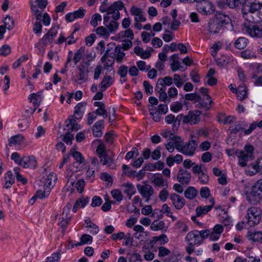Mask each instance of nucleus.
<instances>
[{
    "label": "nucleus",
    "instance_id": "obj_32",
    "mask_svg": "<svg viewBox=\"0 0 262 262\" xmlns=\"http://www.w3.org/2000/svg\"><path fill=\"white\" fill-rule=\"evenodd\" d=\"M145 170H146V169L144 168L138 172L131 170L128 172L127 177L129 178H136L138 181H140L145 177Z\"/></svg>",
    "mask_w": 262,
    "mask_h": 262
},
{
    "label": "nucleus",
    "instance_id": "obj_9",
    "mask_svg": "<svg viewBox=\"0 0 262 262\" xmlns=\"http://www.w3.org/2000/svg\"><path fill=\"white\" fill-rule=\"evenodd\" d=\"M196 3H197L196 5L197 10L203 15H210L214 10L213 4L208 1L201 0L196 2Z\"/></svg>",
    "mask_w": 262,
    "mask_h": 262
},
{
    "label": "nucleus",
    "instance_id": "obj_13",
    "mask_svg": "<svg viewBox=\"0 0 262 262\" xmlns=\"http://www.w3.org/2000/svg\"><path fill=\"white\" fill-rule=\"evenodd\" d=\"M57 34V30L55 28H51L40 40L39 43L46 46L51 44Z\"/></svg>",
    "mask_w": 262,
    "mask_h": 262
},
{
    "label": "nucleus",
    "instance_id": "obj_3",
    "mask_svg": "<svg viewBox=\"0 0 262 262\" xmlns=\"http://www.w3.org/2000/svg\"><path fill=\"white\" fill-rule=\"evenodd\" d=\"M261 217V210L257 207H251L247 209V215L243 219L242 224H247L250 227L254 226L259 223Z\"/></svg>",
    "mask_w": 262,
    "mask_h": 262
},
{
    "label": "nucleus",
    "instance_id": "obj_50",
    "mask_svg": "<svg viewBox=\"0 0 262 262\" xmlns=\"http://www.w3.org/2000/svg\"><path fill=\"white\" fill-rule=\"evenodd\" d=\"M165 227V223L163 221L158 222H154L150 226V228L154 231L163 230Z\"/></svg>",
    "mask_w": 262,
    "mask_h": 262
},
{
    "label": "nucleus",
    "instance_id": "obj_22",
    "mask_svg": "<svg viewBox=\"0 0 262 262\" xmlns=\"http://www.w3.org/2000/svg\"><path fill=\"white\" fill-rule=\"evenodd\" d=\"M37 161L33 156L24 157L21 158L20 165L25 168H35L36 166Z\"/></svg>",
    "mask_w": 262,
    "mask_h": 262
},
{
    "label": "nucleus",
    "instance_id": "obj_29",
    "mask_svg": "<svg viewBox=\"0 0 262 262\" xmlns=\"http://www.w3.org/2000/svg\"><path fill=\"white\" fill-rule=\"evenodd\" d=\"M104 128V120H101L95 123L92 128L93 133L95 137H99L102 135L101 129Z\"/></svg>",
    "mask_w": 262,
    "mask_h": 262
},
{
    "label": "nucleus",
    "instance_id": "obj_51",
    "mask_svg": "<svg viewBox=\"0 0 262 262\" xmlns=\"http://www.w3.org/2000/svg\"><path fill=\"white\" fill-rule=\"evenodd\" d=\"M4 27L8 30H11L14 27V20L9 15L6 16V17L4 19Z\"/></svg>",
    "mask_w": 262,
    "mask_h": 262
},
{
    "label": "nucleus",
    "instance_id": "obj_33",
    "mask_svg": "<svg viewBox=\"0 0 262 262\" xmlns=\"http://www.w3.org/2000/svg\"><path fill=\"white\" fill-rule=\"evenodd\" d=\"M51 188H46L44 187V189L42 190H38L36 191L35 195L32 197L31 200L33 201L32 204L35 201L36 198H39L40 199H42L43 198L48 197L50 193Z\"/></svg>",
    "mask_w": 262,
    "mask_h": 262
},
{
    "label": "nucleus",
    "instance_id": "obj_23",
    "mask_svg": "<svg viewBox=\"0 0 262 262\" xmlns=\"http://www.w3.org/2000/svg\"><path fill=\"white\" fill-rule=\"evenodd\" d=\"M108 49L106 50L104 55L101 57V60L104 63L103 67L104 69H108V68L113 69V64L114 62L115 58L113 56H109Z\"/></svg>",
    "mask_w": 262,
    "mask_h": 262
},
{
    "label": "nucleus",
    "instance_id": "obj_60",
    "mask_svg": "<svg viewBox=\"0 0 262 262\" xmlns=\"http://www.w3.org/2000/svg\"><path fill=\"white\" fill-rule=\"evenodd\" d=\"M205 167L202 164H197L195 163L192 168V171L194 173L199 174L204 170H205Z\"/></svg>",
    "mask_w": 262,
    "mask_h": 262
},
{
    "label": "nucleus",
    "instance_id": "obj_56",
    "mask_svg": "<svg viewBox=\"0 0 262 262\" xmlns=\"http://www.w3.org/2000/svg\"><path fill=\"white\" fill-rule=\"evenodd\" d=\"M158 79V84H160V85H162V83H163L165 86L171 85L173 82L172 78L170 76H166L164 78H160Z\"/></svg>",
    "mask_w": 262,
    "mask_h": 262
},
{
    "label": "nucleus",
    "instance_id": "obj_21",
    "mask_svg": "<svg viewBox=\"0 0 262 262\" xmlns=\"http://www.w3.org/2000/svg\"><path fill=\"white\" fill-rule=\"evenodd\" d=\"M80 128V125L78 124L76 120L73 118V117H71L66 121L64 129L68 131V132L77 131Z\"/></svg>",
    "mask_w": 262,
    "mask_h": 262
},
{
    "label": "nucleus",
    "instance_id": "obj_34",
    "mask_svg": "<svg viewBox=\"0 0 262 262\" xmlns=\"http://www.w3.org/2000/svg\"><path fill=\"white\" fill-rule=\"evenodd\" d=\"M170 60L172 62L170 63V66L171 68V70L173 72L176 71L177 70L180 69L181 68H183L180 64V62L179 61V56L177 54H174L172 55L170 57Z\"/></svg>",
    "mask_w": 262,
    "mask_h": 262
},
{
    "label": "nucleus",
    "instance_id": "obj_18",
    "mask_svg": "<svg viewBox=\"0 0 262 262\" xmlns=\"http://www.w3.org/2000/svg\"><path fill=\"white\" fill-rule=\"evenodd\" d=\"M130 12L132 15L135 16V20L136 21H145L146 19L143 15L142 10L135 6L130 7Z\"/></svg>",
    "mask_w": 262,
    "mask_h": 262
},
{
    "label": "nucleus",
    "instance_id": "obj_62",
    "mask_svg": "<svg viewBox=\"0 0 262 262\" xmlns=\"http://www.w3.org/2000/svg\"><path fill=\"white\" fill-rule=\"evenodd\" d=\"M113 198L118 202H120L123 199L121 192L118 189H114L111 191Z\"/></svg>",
    "mask_w": 262,
    "mask_h": 262
},
{
    "label": "nucleus",
    "instance_id": "obj_2",
    "mask_svg": "<svg viewBox=\"0 0 262 262\" xmlns=\"http://www.w3.org/2000/svg\"><path fill=\"white\" fill-rule=\"evenodd\" d=\"M259 8V3H251L245 4L242 9L243 16L250 23H257L258 20L257 12Z\"/></svg>",
    "mask_w": 262,
    "mask_h": 262
},
{
    "label": "nucleus",
    "instance_id": "obj_24",
    "mask_svg": "<svg viewBox=\"0 0 262 262\" xmlns=\"http://www.w3.org/2000/svg\"><path fill=\"white\" fill-rule=\"evenodd\" d=\"M185 98L187 100H196L197 102H199L201 105L207 110L209 109V107L208 106V102H201V96L197 93H191V94H187L185 95Z\"/></svg>",
    "mask_w": 262,
    "mask_h": 262
},
{
    "label": "nucleus",
    "instance_id": "obj_42",
    "mask_svg": "<svg viewBox=\"0 0 262 262\" xmlns=\"http://www.w3.org/2000/svg\"><path fill=\"white\" fill-rule=\"evenodd\" d=\"M106 28L110 34L115 33L119 27V23L115 20H111L108 25H105Z\"/></svg>",
    "mask_w": 262,
    "mask_h": 262
},
{
    "label": "nucleus",
    "instance_id": "obj_36",
    "mask_svg": "<svg viewBox=\"0 0 262 262\" xmlns=\"http://www.w3.org/2000/svg\"><path fill=\"white\" fill-rule=\"evenodd\" d=\"M165 120L167 124H173V125L176 126L177 125H180L181 118H179L178 115L175 118L174 115L170 114L165 117Z\"/></svg>",
    "mask_w": 262,
    "mask_h": 262
},
{
    "label": "nucleus",
    "instance_id": "obj_14",
    "mask_svg": "<svg viewBox=\"0 0 262 262\" xmlns=\"http://www.w3.org/2000/svg\"><path fill=\"white\" fill-rule=\"evenodd\" d=\"M70 209V207L69 206H66L63 208V212L62 214L61 215V217L59 219L60 221L59 225L60 226L61 228L62 229V232H64L68 225L69 224L70 221L71 220V217L68 216V214Z\"/></svg>",
    "mask_w": 262,
    "mask_h": 262
},
{
    "label": "nucleus",
    "instance_id": "obj_5",
    "mask_svg": "<svg viewBox=\"0 0 262 262\" xmlns=\"http://www.w3.org/2000/svg\"><path fill=\"white\" fill-rule=\"evenodd\" d=\"M200 236H198V230H193L189 232L185 236V241L188 245L186 247V251L189 254H191L194 251V245H201Z\"/></svg>",
    "mask_w": 262,
    "mask_h": 262
},
{
    "label": "nucleus",
    "instance_id": "obj_7",
    "mask_svg": "<svg viewBox=\"0 0 262 262\" xmlns=\"http://www.w3.org/2000/svg\"><path fill=\"white\" fill-rule=\"evenodd\" d=\"M253 147L252 145H245L244 150L241 151L237 154L238 158V164L242 167L247 165V162L253 159Z\"/></svg>",
    "mask_w": 262,
    "mask_h": 262
},
{
    "label": "nucleus",
    "instance_id": "obj_52",
    "mask_svg": "<svg viewBox=\"0 0 262 262\" xmlns=\"http://www.w3.org/2000/svg\"><path fill=\"white\" fill-rule=\"evenodd\" d=\"M215 62L217 66L224 67L227 66L230 62V59L228 57L223 56L216 59Z\"/></svg>",
    "mask_w": 262,
    "mask_h": 262
},
{
    "label": "nucleus",
    "instance_id": "obj_41",
    "mask_svg": "<svg viewBox=\"0 0 262 262\" xmlns=\"http://www.w3.org/2000/svg\"><path fill=\"white\" fill-rule=\"evenodd\" d=\"M85 52V47H81L75 52L73 57L74 64H76L82 58V56Z\"/></svg>",
    "mask_w": 262,
    "mask_h": 262
},
{
    "label": "nucleus",
    "instance_id": "obj_15",
    "mask_svg": "<svg viewBox=\"0 0 262 262\" xmlns=\"http://www.w3.org/2000/svg\"><path fill=\"white\" fill-rule=\"evenodd\" d=\"M191 177V173L183 169H180L177 174L178 182L183 185H188L190 181Z\"/></svg>",
    "mask_w": 262,
    "mask_h": 262
},
{
    "label": "nucleus",
    "instance_id": "obj_47",
    "mask_svg": "<svg viewBox=\"0 0 262 262\" xmlns=\"http://www.w3.org/2000/svg\"><path fill=\"white\" fill-rule=\"evenodd\" d=\"M251 167L255 170V173L256 172L262 173V158L258 159L255 163L251 164Z\"/></svg>",
    "mask_w": 262,
    "mask_h": 262
},
{
    "label": "nucleus",
    "instance_id": "obj_46",
    "mask_svg": "<svg viewBox=\"0 0 262 262\" xmlns=\"http://www.w3.org/2000/svg\"><path fill=\"white\" fill-rule=\"evenodd\" d=\"M85 105L83 103H78L75 107L74 117L76 119H80L82 118L83 112L81 109Z\"/></svg>",
    "mask_w": 262,
    "mask_h": 262
},
{
    "label": "nucleus",
    "instance_id": "obj_11",
    "mask_svg": "<svg viewBox=\"0 0 262 262\" xmlns=\"http://www.w3.org/2000/svg\"><path fill=\"white\" fill-rule=\"evenodd\" d=\"M197 147L196 139H191L183 145L182 153L189 156H193Z\"/></svg>",
    "mask_w": 262,
    "mask_h": 262
},
{
    "label": "nucleus",
    "instance_id": "obj_59",
    "mask_svg": "<svg viewBox=\"0 0 262 262\" xmlns=\"http://www.w3.org/2000/svg\"><path fill=\"white\" fill-rule=\"evenodd\" d=\"M257 127L262 128V120L258 123H252L250 124L248 129L245 130V134L249 135Z\"/></svg>",
    "mask_w": 262,
    "mask_h": 262
},
{
    "label": "nucleus",
    "instance_id": "obj_54",
    "mask_svg": "<svg viewBox=\"0 0 262 262\" xmlns=\"http://www.w3.org/2000/svg\"><path fill=\"white\" fill-rule=\"evenodd\" d=\"M70 154L77 162H79V163L83 162L84 158L80 152L74 151L72 149L70 151Z\"/></svg>",
    "mask_w": 262,
    "mask_h": 262
},
{
    "label": "nucleus",
    "instance_id": "obj_58",
    "mask_svg": "<svg viewBox=\"0 0 262 262\" xmlns=\"http://www.w3.org/2000/svg\"><path fill=\"white\" fill-rule=\"evenodd\" d=\"M245 125L243 123L236 122L234 125V127L231 130L230 133L236 134L238 132L244 130L245 132Z\"/></svg>",
    "mask_w": 262,
    "mask_h": 262
},
{
    "label": "nucleus",
    "instance_id": "obj_39",
    "mask_svg": "<svg viewBox=\"0 0 262 262\" xmlns=\"http://www.w3.org/2000/svg\"><path fill=\"white\" fill-rule=\"evenodd\" d=\"M89 71H79V74L76 76L75 81L79 84H81L86 81L88 78V73Z\"/></svg>",
    "mask_w": 262,
    "mask_h": 262
},
{
    "label": "nucleus",
    "instance_id": "obj_19",
    "mask_svg": "<svg viewBox=\"0 0 262 262\" xmlns=\"http://www.w3.org/2000/svg\"><path fill=\"white\" fill-rule=\"evenodd\" d=\"M242 3V0H225L219 1L217 5L222 8H225L226 6L230 8H235L239 7Z\"/></svg>",
    "mask_w": 262,
    "mask_h": 262
},
{
    "label": "nucleus",
    "instance_id": "obj_61",
    "mask_svg": "<svg viewBox=\"0 0 262 262\" xmlns=\"http://www.w3.org/2000/svg\"><path fill=\"white\" fill-rule=\"evenodd\" d=\"M128 72V68L126 66L122 65L117 71V73L119 75L121 78H124L126 77Z\"/></svg>",
    "mask_w": 262,
    "mask_h": 262
},
{
    "label": "nucleus",
    "instance_id": "obj_8",
    "mask_svg": "<svg viewBox=\"0 0 262 262\" xmlns=\"http://www.w3.org/2000/svg\"><path fill=\"white\" fill-rule=\"evenodd\" d=\"M201 114V112L200 111L194 110L189 111L187 115L180 114L178 115V117L181 118V120H182L184 123L195 125L198 124L200 121Z\"/></svg>",
    "mask_w": 262,
    "mask_h": 262
},
{
    "label": "nucleus",
    "instance_id": "obj_26",
    "mask_svg": "<svg viewBox=\"0 0 262 262\" xmlns=\"http://www.w3.org/2000/svg\"><path fill=\"white\" fill-rule=\"evenodd\" d=\"M94 105L98 107V108L94 112L97 115L102 116L103 118H107V111L105 108V105L103 102H95Z\"/></svg>",
    "mask_w": 262,
    "mask_h": 262
},
{
    "label": "nucleus",
    "instance_id": "obj_17",
    "mask_svg": "<svg viewBox=\"0 0 262 262\" xmlns=\"http://www.w3.org/2000/svg\"><path fill=\"white\" fill-rule=\"evenodd\" d=\"M246 237L252 243H259L262 244V230L258 231H248Z\"/></svg>",
    "mask_w": 262,
    "mask_h": 262
},
{
    "label": "nucleus",
    "instance_id": "obj_38",
    "mask_svg": "<svg viewBox=\"0 0 262 262\" xmlns=\"http://www.w3.org/2000/svg\"><path fill=\"white\" fill-rule=\"evenodd\" d=\"M237 99L239 100H244L247 96V90L245 85H239L236 91Z\"/></svg>",
    "mask_w": 262,
    "mask_h": 262
},
{
    "label": "nucleus",
    "instance_id": "obj_1",
    "mask_svg": "<svg viewBox=\"0 0 262 262\" xmlns=\"http://www.w3.org/2000/svg\"><path fill=\"white\" fill-rule=\"evenodd\" d=\"M230 21L231 19L228 15L221 13H217L208 21L207 30L210 35L216 34L222 31Z\"/></svg>",
    "mask_w": 262,
    "mask_h": 262
},
{
    "label": "nucleus",
    "instance_id": "obj_44",
    "mask_svg": "<svg viewBox=\"0 0 262 262\" xmlns=\"http://www.w3.org/2000/svg\"><path fill=\"white\" fill-rule=\"evenodd\" d=\"M122 50V49H121L120 45L117 46L115 49L116 53V60L119 63H121L122 62L123 58L125 56V53Z\"/></svg>",
    "mask_w": 262,
    "mask_h": 262
},
{
    "label": "nucleus",
    "instance_id": "obj_30",
    "mask_svg": "<svg viewBox=\"0 0 262 262\" xmlns=\"http://www.w3.org/2000/svg\"><path fill=\"white\" fill-rule=\"evenodd\" d=\"M121 186L124 188V192L128 196L129 199H130L132 195L136 192L134 185L130 183H126L122 184Z\"/></svg>",
    "mask_w": 262,
    "mask_h": 262
},
{
    "label": "nucleus",
    "instance_id": "obj_45",
    "mask_svg": "<svg viewBox=\"0 0 262 262\" xmlns=\"http://www.w3.org/2000/svg\"><path fill=\"white\" fill-rule=\"evenodd\" d=\"M247 44V39L245 37H239L234 43V46L238 49H243Z\"/></svg>",
    "mask_w": 262,
    "mask_h": 262
},
{
    "label": "nucleus",
    "instance_id": "obj_12",
    "mask_svg": "<svg viewBox=\"0 0 262 262\" xmlns=\"http://www.w3.org/2000/svg\"><path fill=\"white\" fill-rule=\"evenodd\" d=\"M137 188L141 195L146 199V201H148L154 193V189L149 184H145L143 185L137 184Z\"/></svg>",
    "mask_w": 262,
    "mask_h": 262
},
{
    "label": "nucleus",
    "instance_id": "obj_20",
    "mask_svg": "<svg viewBox=\"0 0 262 262\" xmlns=\"http://www.w3.org/2000/svg\"><path fill=\"white\" fill-rule=\"evenodd\" d=\"M151 182L155 186L168 187L167 181L164 180L161 174H154L151 178Z\"/></svg>",
    "mask_w": 262,
    "mask_h": 262
},
{
    "label": "nucleus",
    "instance_id": "obj_4",
    "mask_svg": "<svg viewBox=\"0 0 262 262\" xmlns=\"http://www.w3.org/2000/svg\"><path fill=\"white\" fill-rule=\"evenodd\" d=\"M247 199L251 204L256 205L262 200V179L257 181L247 195Z\"/></svg>",
    "mask_w": 262,
    "mask_h": 262
},
{
    "label": "nucleus",
    "instance_id": "obj_43",
    "mask_svg": "<svg viewBox=\"0 0 262 262\" xmlns=\"http://www.w3.org/2000/svg\"><path fill=\"white\" fill-rule=\"evenodd\" d=\"M24 137L21 134H18L11 137L9 139V145L12 146L13 144H19L24 140Z\"/></svg>",
    "mask_w": 262,
    "mask_h": 262
},
{
    "label": "nucleus",
    "instance_id": "obj_63",
    "mask_svg": "<svg viewBox=\"0 0 262 262\" xmlns=\"http://www.w3.org/2000/svg\"><path fill=\"white\" fill-rule=\"evenodd\" d=\"M174 148L178 150L179 152L182 153V151L183 148V145L182 144L183 141L180 137H177V139L172 142Z\"/></svg>",
    "mask_w": 262,
    "mask_h": 262
},
{
    "label": "nucleus",
    "instance_id": "obj_25",
    "mask_svg": "<svg viewBox=\"0 0 262 262\" xmlns=\"http://www.w3.org/2000/svg\"><path fill=\"white\" fill-rule=\"evenodd\" d=\"M210 202H211V205L204 206H201L196 208L195 211L197 216H200L205 214L211 209L214 204V202L213 199L210 200Z\"/></svg>",
    "mask_w": 262,
    "mask_h": 262
},
{
    "label": "nucleus",
    "instance_id": "obj_16",
    "mask_svg": "<svg viewBox=\"0 0 262 262\" xmlns=\"http://www.w3.org/2000/svg\"><path fill=\"white\" fill-rule=\"evenodd\" d=\"M170 199L174 207L178 210L182 209L185 204V199L176 193L171 194Z\"/></svg>",
    "mask_w": 262,
    "mask_h": 262
},
{
    "label": "nucleus",
    "instance_id": "obj_35",
    "mask_svg": "<svg viewBox=\"0 0 262 262\" xmlns=\"http://www.w3.org/2000/svg\"><path fill=\"white\" fill-rule=\"evenodd\" d=\"M96 152L98 155L100 161H102V159L105 157L106 158V156H108L106 151V146L103 143H100L98 145L96 148Z\"/></svg>",
    "mask_w": 262,
    "mask_h": 262
},
{
    "label": "nucleus",
    "instance_id": "obj_28",
    "mask_svg": "<svg viewBox=\"0 0 262 262\" xmlns=\"http://www.w3.org/2000/svg\"><path fill=\"white\" fill-rule=\"evenodd\" d=\"M29 99L30 102H32L35 107H38L42 100V92H39L37 93L30 94L29 96Z\"/></svg>",
    "mask_w": 262,
    "mask_h": 262
},
{
    "label": "nucleus",
    "instance_id": "obj_48",
    "mask_svg": "<svg viewBox=\"0 0 262 262\" xmlns=\"http://www.w3.org/2000/svg\"><path fill=\"white\" fill-rule=\"evenodd\" d=\"M96 33L97 35H99L105 38H108L110 35L106 27L103 26L98 27L96 30Z\"/></svg>",
    "mask_w": 262,
    "mask_h": 262
},
{
    "label": "nucleus",
    "instance_id": "obj_55",
    "mask_svg": "<svg viewBox=\"0 0 262 262\" xmlns=\"http://www.w3.org/2000/svg\"><path fill=\"white\" fill-rule=\"evenodd\" d=\"M151 168L149 167V166H145L144 167V168L146 169L147 170H154L156 169H157L158 170H161L164 167V163L161 161H158L157 162L155 165H151Z\"/></svg>",
    "mask_w": 262,
    "mask_h": 262
},
{
    "label": "nucleus",
    "instance_id": "obj_37",
    "mask_svg": "<svg viewBox=\"0 0 262 262\" xmlns=\"http://www.w3.org/2000/svg\"><path fill=\"white\" fill-rule=\"evenodd\" d=\"M198 194V191L192 186L188 187L184 192L185 196L189 200H192Z\"/></svg>",
    "mask_w": 262,
    "mask_h": 262
},
{
    "label": "nucleus",
    "instance_id": "obj_27",
    "mask_svg": "<svg viewBox=\"0 0 262 262\" xmlns=\"http://www.w3.org/2000/svg\"><path fill=\"white\" fill-rule=\"evenodd\" d=\"M113 83V80L111 76L105 75L103 76L101 82L99 84V87L101 91H104L110 87Z\"/></svg>",
    "mask_w": 262,
    "mask_h": 262
},
{
    "label": "nucleus",
    "instance_id": "obj_31",
    "mask_svg": "<svg viewBox=\"0 0 262 262\" xmlns=\"http://www.w3.org/2000/svg\"><path fill=\"white\" fill-rule=\"evenodd\" d=\"M57 178V176L53 172L50 173L46 179L44 187L46 188H51L53 187L55 182Z\"/></svg>",
    "mask_w": 262,
    "mask_h": 262
},
{
    "label": "nucleus",
    "instance_id": "obj_10",
    "mask_svg": "<svg viewBox=\"0 0 262 262\" xmlns=\"http://www.w3.org/2000/svg\"><path fill=\"white\" fill-rule=\"evenodd\" d=\"M246 32L252 37H262V24L247 25L244 24Z\"/></svg>",
    "mask_w": 262,
    "mask_h": 262
},
{
    "label": "nucleus",
    "instance_id": "obj_40",
    "mask_svg": "<svg viewBox=\"0 0 262 262\" xmlns=\"http://www.w3.org/2000/svg\"><path fill=\"white\" fill-rule=\"evenodd\" d=\"M102 161H100V162L103 165H106L107 167L109 168L114 169L116 168V164L114 162V160L109 157L108 156H106V158H104V159H102Z\"/></svg>",
    "mask_w": 262,
    "mask_h": 262
},
{
    "label": "nucleus",
    "instance_id": "obj_6",
    "mask_svg": "<svg viewBox=\"0 0 262 262\" xmlns=\"http://www.w3.org/2000/svg\"><path fill=\"white\" fill-rule=\"evenodd\" d=\"M30 7L37 20H41L42 12L48 5L47 0H30Z\"/></svg>",
    "mask_w": 262,
    "mask_h": 262
},
{
    "label": "nucleus",
    "instance_id": "obj_53",
    "mask_svg": "<svg viewBox=\"0 0 262 262\" xmlns=\"http://www.w3.org/2000/svg\"><path fill=\"white\" fill-rule=\"evenodd\" d=\"M61 249L52 254L51 256L47 258V262H59L60 258Z\"/></svg>",
    "mask_w": 262,
    "mask_h": 262
},
{
    "label": "nucleus",
    "instance_id": "obj_64",
    "mask_svg": "<svg viewBox=\"0 0 262 262\" xmlns=\"http://www.w3.org/2000/svg\"><path fill=\"white\" fill-rule=\"evenodd\" d=\"M101 16L98 13H96L92 16V19L90 21L91 25L94 27L98 25V22L101 21Z\"/></svg>",
    "mask_w": 262,
    "mask_h": 262
},
{
    "label": "nucleus",
    "instance_id": "obj_49",
    "mask_svg": "<svg viewBox=\"0 0 262 262\" xmlns=\"http://www.w3.org/2000/svg\"><path fill=\"white\" fill-rule=\"evenodd\" d=\"M241 57L245 59H250L251 58H256V56L255 54V52L253 51L252 50L246 49L244 51H243L241 53Z\"/></svg>",
    "mask_w": 262,
    "mask_h": 262
},
{
    "label": "nucleus",
    "instance_id": "obj_57",
    "mask_svg": "<svg viewBox=\"0 0 262 262\" xmlns=\"http://www.w3.org/2000/svg\"><path fill=\"white\" fill-rule=\"evenodd\" d=\"M198 177L200 183L203 184L207 183L209 181V177L206 169L198 174Z\"/></svg>",
    "mask_w": 262,
    "mask_h": 262
}]
</instances>
